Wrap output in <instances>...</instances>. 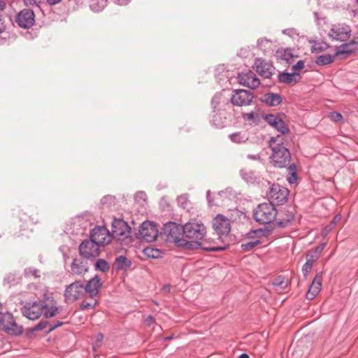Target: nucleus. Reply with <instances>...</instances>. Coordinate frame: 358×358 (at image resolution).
Segmentation results:
<instances>
[{
  "instance_id": "1",
  "label": "nucleus",
  "mask_w": 358,
  "mask_h": 358,
  "mask_svg": "<svg viewBox=\"0 0 358 358\" xmlns=\"http://www.w3.org/2000/svg\"><path fill=\"white\" fill-rule=\"evenodd\" d=\"M206 234V228L201 222L189 221L183 225V236L192 241H187L185 248L189 249H198L207 252H219L224 250L227 247L207 246V239H203Z\"/></svg>"
},
{
  "instance_id": "2",
  "label": "nucleus",
  "mask_w": 358,
  "mask_h": 358,
  "mask_svg": "<svg viewBox=\"0 0 358 358\" xmlns=\"http://www.w3.org/2000/svg\"><path fill=\"white\" fill-rule=\"evenodd\" d=\"M21 312L29 320H35L42 315L45 318L53 317L59 313V308L52 294H45L41 301L26 303Z\"/></svg>"
},
{
  "instance_id": "3",
  "label": "nucleus",
  "mask_w": 358,
  "mask_h": 358,
  "mask_svg": "<svg viewBox=\"0 0 358 358\" xmlns=\"http://www.w3.org/2000/svg\"><path fill=\"white\" fill-rule=\"evenodd\" d=\"M278 137H272L270 141V147L272 155L270 157L274 166L278 168L285 167L289 164L291 155L289 150L282 143H277Z\"/></svg>"
},
{
  "instance_id": "4",
  "label": "nucleus",
  "mask_w": 358,
  "mask_h": 358,
  "mask_svg": "<svg viewBox=\"0 0 358 358\" xmlns=\"http://www.w3.org/2000/svg\"><path fill=\"white\" fill-rule=\"evenodd\" d=\"M161 236L167 242L174 243L178 246L187 245V240L182 238L183 226L169 222L164 224L160 232Z\"/></svg>"
},
{
  "instance_id": "5",
  "label": "nucleus",
  "mask_w": 358,
  "mask_h": 358,
  "mask_svg": "<svg viewBox=\"0 0 358 358\" xmlns=\"http://www.w3.org/2000/svg\"><path fill=\"white\" fill-rule=\"evenodd\" d=\"M278 211L272 203L259 204L253 210L254 220L262 224H267L275 220Z\"/></svg>"
},
{
  "instance_id": "6",
  "label": "nucleus",
  "mask_w": 358,
  "mask_h": 358,
  "mask_svg": "<svg viewBox=\"0 0 358 358\" xmlns=\"http://www.w3.org/2000/svg\"><path fill=\"white\" fill-rule=\"evenodd\" d=\"M0 329L8 334L18 336L22 333L23 328L16 323L11 313H6L0 315Z\"/></svg>"
},
{
  "instance_id": "7",
  "label": "nucleus",
  "mask_w": 358,
  "mask_h": 358,
  "mask_svg": "<svg viewBox=\"0 0 358 358\" xmlns=\"http://www.w3.org/2000/svg\"><path fill=\"white\" fill-rule=\"evenodd\" d=\"M86 289L83 287V281L76 280L66 286L64 291V299L67 303H72L83 297Z\"/></svg>"
},
{
  "instance_id": "8",
  "label": "nucleus",
  "mask_w": 358,
  "mask_h": 358,
  "mask_svg": "<svg viewBox=\"0 0 358 358\" xmlns=\"http://www.w3.org/2000/svg\"><path fill=\"white\" fill-rule=\"evenodd\" d=\"M111 227V238H114L118 241H123L127 238L131 234V227L123 219L114 218Z\"/></svg>"
},
{
  "instance_id": "9",
  "label": "nucleus",
  "mask_w": 358,
  "mask_h": 358,
  "mask_svg": "<svg viewBox=\"0 0 358 358\" xmlns=\"http://www.w3.org/2000/svg\"><path fill=\"white\" fill-rule=\"evenodd\" d=\"M289 191L278 184H273L267 192V197L270 203L275 205H282L287 201Z\"/></svg>"
},
{
  "instance_id": "10",
  "label": "nucleus",
  "mask_w": 358,
  "mask_h": 358,
  "mask_svg": "<svg viewBox=\"0 0 358 358\" xmlns=\"http://www.w3.org/2000/svg\"><path fill=\"white\" fill-rule=\"evenodd\" d=\"M78 251L81 257L91 262L94 261L100 253L99 245L90 239L84 240L80 244Z\"/></svg>"
},
{
  "instance_id": "11",
  "label": "nucleus",
  "mask_w": 358,
  "mask_h": 358,
  "mask_svg": "<svg viewBox=\"0 0 358 358\" xmlns=\"http://www.w3.org/2000/svg\"><path fill=\"white\" fill-rule=\"evenodd\" d=\"M328 35L333 41H346L351 36V29L344 23L335 24L331 26Z\"/></svg>"
},
{
  "instance_id": "12",
  "label": "nucleus",
  "mask_w": 358,
  "mask_h": 358,
  "mask_svg": "<svg viewBox=\"0 0 358 358\" xmlns=\"http://www.w3.org/2000/svg\"><path fill=\"white\" fill-rule=\"evenodd\" d=\"M254 99L253 94L246 90H235L232 92L231 102L234 106H246L250 105Z\"/></svg>"
},
{
  "instance_id": "13",
  "label": "nucleus",
  "mask_w": 358,
  "mask_h": 358,
  "mask_svg": "<svg viewBox=\"0 0 358 358\" xmlns=\"http://www.w3.org/2000/svg\"><path fill=\"white\" fill-rule=\"evenodd\" d=\"M90 240L98 245H104L111 242L110 231L105 227H96L90 234Z\"/></svg>"
},
{
  "instance_id": "14",
  "label": "nucleus",
  "mask_w": 358,
  "mask_h": 358,
  "mask_svg": "<svg viewBox=\"0 0 358 358\" xmlns=\"http://www.w3.org/2000/svg\"><path fill=\"white\" fill-rule=\"evenodd\" d=\"M139 236L147 242L154 241L158 236L156 224L150 221L143 222L140 226Z\"/></svg>"
},
{
  "instance_id": "15",
  "label": "nucleus",
  "mask_w": 358,
  "mask_h": 358,
  "mask_svg": "<svg viewBox=\"0 0 358 358\" xmlns=\"http://www.w3.org/2000/svg\"><path fill=\"white\" fill-rule=\"evenodd\" d=\"M237 79L241 85L251 89H256L260 85L259 78L252 71L238 73Z\"/></svg>"
},
{
  "instance_id": "16",
  "label": "nucleus",
  "mask_w": 358,
  "mask_h": 358,
  "mask_svg": "<svg viewBox=\"0 0 358 358\" xmlns=\"http://www.w3.org/2000/svg\"><path fill=\"white\" fill-rule=\"evenodd\" d=\"M16 22L18 26L29 29L31 27L35 22V15L31 9H23L17 15Z\"/></svg>"
},
{
  "instance_id": "17",
  "label": "nucleus",
  "mask_w": 358,
  "mask_h": 358,
  "mask_svg": "<svg viewBox=\"0 0 358 358\" xmlns=\"http://www.w3.org/2000/svg\"><path fill=\"white\" fill-rule=\"evenodd\" d=\"M213 228L220 236L227 235L231 229L229 220L222 215H217L213 220Z\"/></svg>"
},
{
  "instance_id": "18",
  "label": "nucleus",
  "mask_w": 358,
  "mask_h": 358,
  "mask_svg": "<svg viewBox=\"0 0 358 358\" xmlns=\"http://www.w3.org/2000/svg\"><path fill=\"white\" fill-rule=\"evenodd\" d=\"M89 259L81 258H74L70 265L71 273L73 275L83 276L89 271Z\"/></svg>"
},
{
  "instance_id": "19",
  "label": "nucleus",
  "mask_w": 358,
  "mask_h": 358,
  "mask_svg": "<svg viewBox=\"0 0 358 358\" xmlns=\"http://www.w3.org/2000/svg\"><path fill=\"white\" fill-rule=\"evenodd\" d=\"M265 121L282 134H288L289 129L284 121L273 114H268L264 117Z\"/></svg>"
},
{
  "instance_id": "20",
  "label": "nucleus",
  "mask_w": 358,
  "mask_h": 358,
  "mask_svg": "<svg viewBox=\"0 0 358 358\" xmlns=\"http://www.w3.org/2000/svg\"><path fill=\"white\" fill-rule=\"evenodd\" d=\"M256 71L264 78H270L275 70L273 65L262 59H257L255 62Z\"/></svg>"
},
{
  "instance_id": "21",
  "label": "nucleus",
  "mask_w": 358,
  "mask_h": 358,
  "mask_svg": "<svg viewBox=\"0 0 358 358\" xmlns=\"http://www.w3.org/2000/svg\"><path fill=\"white\" fill-rule=\"evenodd\" d=\"M102 282L98 275H95L86 284L83 282V287L85 289H86V294H88L90 298H93L99 294Z\"/></svg>"
},
{
  "instance_id": "22",
  "label": "nucleus",
  "mask_w": 358,
  "mask_h": 358,
  "mask_svg": "<svg viewBox=\"0 0 358 358\" xmlns=\"http://www.w3.org/2000/svg\"><path fill=\"white\" fill-rule=\"evenodd\" d=\"M322 273H317L306 294L308 300H313L320 293L322 287Z\"/></svg>"
},
{
  "instance_id": "23",
  "label": "nucleus",
  "mask_w": 358,
  "mask_h": 358,
  "mask_svg": "<svg viewBox=\"0 0 358 358\" xmlns=\"http://www.w3.org/2000/svg\"><path fill=\"white\" fill-rule=\"evenodd\" d=\"M294 217L295 216L292 208L289 207L285 208L283 211V217L280 218L279 221L275 223V225L278 228H287L291 226Z\"/></svg>"
},
{
  "instance_id": "24",
  "label": "nucleus",
  "mask_w": 358,
  "mask_h": 358,
  "mask_svg": "<svg viewBox=\"0 0 358 358\" xmlns=\"http://www.w3.org/2000/svg\"><path fill=\"white\" fill-rule=\"evenodd\" d=\"M301 79V76L296 72L287 73L282 72L278 74V81L280 83L291 84L296 83Z\"/></svg>"
},
{
  "instance_id": "25",
  "label": "nucleus",
  "mask_w": 358,
  "mask_h": 358,
  "mask_svg": "<svg viewBox=\"0 0 358 358\" xmlns=\"http://www.w3.org/2000/svg\"><path fill=\"white\" fill-rule=\"evenodd\" d=\"M131 266V261L123 255L118 256L115 258L114 262V268L116 270L127 271Z\"/></svg>"
},
{
  "instance_id": "26",
  "label": "nucleus",
  "mask_w": 358,
  "mask_h": 358,
  "mask_svg": "<svg viewBox=\"0 0 358 358\" xmlns=\"http://www.w3.org/2000/svg\"><path fill=\"white\" fill-rule=\"evenodd\" d=\"M282 101L281 96L276 93L268 92L264 96V101L269 106H278Z\"/></svg>"
},
{
  "instance_id": "27",
  "label": "nucleus",
  "mask_w": 358,
  "mask_h": 358,
  "mask_svg": "<svg viewBox=\"0 0 358 358\" xmlns=\"http://www.w3.org/2000/svg\"><path fill=\"white\" fill-rule=\"evenodd\" d=\"M240 176L241 178L248 183H255L257 180V176L256 173L250 170H241Z\"/></svg>"
},
{
  "instance_id": "28",
  "label": "nucleus",
  "mask_w": 358,
  "mask_h": 358,
  "mask_svg": "<svg viewBox=\"0 0 358 358\" xmlns=\"http://www.w3.org/2000/svg\"><path fill=\"white\" fill-rule=\"evenodd\" d=\"M257 47L264 53H270L273 50H272V42L267 38H260L257 41Z\"/></svg>"
},
{
  "instance_id": "29",
  "label": "nucleus",
  "mask_w": 358,
  "mask_h": 358,
  "mask_svg": "<svg viewBox=\"0 0 358 358\" xmlns=\"http://www.w3.org/2000/svg\"><path fill=\"white\" fill-rule=\"evenodd\" d=\"M336 57L334 55L326 54L317 57L315 64L319 66H324L332 63Z\"/></svg>"
},
{
  "instance_id": "30",
  "label": "nucleus",
  "mask_w": 358,
  "mask_h": 358,
  "mask_svg": "<svg viewBox=\"0 0 358 358\" xmlns=\"http://www.w3.org/2000/svg\"><path fill=\"white\" fill-rule=\"evenodd\" d=\"M317 259V255H308L306 262L304 264L302 268V271L305 276L308 275L309 272L311 271L313 262Z\"/></svg>"
},
{
  "instance_id": "31",
  "label": "nucleus",
  "mask_w": 358,
  "mask_h": 358,
  "mask_svg": "<svg viewBox=\"0 0 358 358\" xmlns=\"http://www.w3.org/2000/svg\"><path fill=\"white\" fill-rule=\"evenodd\" d=\"M143 254L148 257L157 259L162 257V252L159 249L148 247L143 250Z\"/></svg>"
},
{
  "instance_id": "32",
  "label": "nucleus",
  "mask_w": 358,
  "mask_h": 358,
  "mask_svg": "<svg viewBox=\"0 0 358 358\" xmlns=\"http://www.w3.org/2000/svg\"><path fill=\"white\" fill-rule=\"evenodd\" d=\"M94 268L96 271H99L103 273H105L109 270L110 266L106 260L103 259H98L96 260L94 263Z\"/></svg>"
},
{
  "instance_id": "33",
  "label": "nucleus",
  "mask_w": 358,
  "mask_h": 358,
  "mask_svg": "<svg viewBox=\"0 0 358 358\" xmlns=\"http://www.w3.org/2000/svg\"><path fill=\"white\" fill-rule=\"evenodd\" d=\"M50 322L46 320H41L34 327L28 329L27 333L31 334L35 331H39L46 329L47 327L49 328Z\"/></svg>"
},
{
  "instance_id": "34",
  "label": "nucleus",
  "mask_w": 358,
  "mask_h": 358,
  "mask_svg": "<svg viewBox=\"0 0 358 358\" xmlns=\"http://www.w3.org/2000/svg\"><path fill=\"white\" fill-rule=\"evenodd\" d=\"M273 285L277 289L283 290L288 285V280L283 276H278L273 280Z\"/></svg>"
},
{
  "instance_id": "35",
  "label": "nucleus",
  "mask_w": 358,
  "mask_h": 358,
  "mask_svg": "<svg viewBox=\"0 0 358 358\" xmlns=\"http://www.w3.org/2000/svg\"><path fill=\"white\" fill-rule=\"evenodd\" d=\"M272 232V229L264 228V229H258L253 231H251L248 235L250 237H252V234L255 235L257 237H266L269 236Z\"/></svg>"
},
{
  "instance_id": "36",
  "label": "nucleus",
  "mask_w": 358,
  "mask_h": 358,
  "mask_svg": "<svg viewBox=\"0 0 358 358\" xmlns=\"http://www.w3.org/2000/svg\"><path fill=\"white\" fill-rule=\"evenodd\" d=\"M229 138L234 143H245L248 139V137L245 134L237 132V133L230 134Z\"/></svg>"
},
{
  "instance_id": "37",
  "label": "nucleus",
  "mask_w": 358,
  "mask_h": 358,
  "mask_svg": "<svg viewBox=\"0 0 358 358\" xmlns=\"http://www.w3.org/2000/svg\"><path fill=\"white\" fill-rule=\"evenodd\" d=\"M261 242L258 239L247 241L245 243H242L241 248L244 252H250L252 249L260 244Z\"/></svg>"
},
{
  "instance_id": "38",
  "label": "nucleus",
  "mask_w": 358,
  "mask_h": 358,
  "mask_svg": "<svg viewBox=\"0 0 358 358\" xmlns=\"http://www.w3.org/2000/svg\"><path fill=\"white\" fill-rule=\"evenodd\" d=\"M349 47H350L349 43H345V44L340 45L339 47H337L336 50V52H335L336 57L339 56L341 55H350L353 52V50H350L349 48Z\"/></svg>"
},
{
  "instance_id": "39",
  "label": "nucleus",
  "mask_w": 358,
  "mask_h": 358,
  "mask_svg": "<svg viewBox=\"0 0 358 358\" xmlns=\"http://www.w3.org/2000/svg\"><path fill=\"white\" fill-rule=\"evenodd\" d=\"M289 173L290 176L287 178L289 184H294L297 180L296 168V166L292 164L288 167Z\"/></svg>"
},
{
  "instance_id": "40",
  "label": "nucleus",
  "mask_w": 358,
  "mask_h": 358,
  "mask_svg": "<svg viewBox=\"0 0 358 358\" xmlns=\"http://www.w3.org/2000/svg\"><path fill=\"white\" fill-rule=\"evenodd\" d=\"M24 275L27 278H40V271L34 267H29L24 269Z\"/></svg>"
},
{
  "instance_id": "41",
  "label": "nucleus",
  "mask_w": 358,
  "mask_h": 358,
  "mask_svg": "<svg viewBox=\"0 0 358 358\" xmlns=\"http://www.w3.org/2000/svg\"><path fill=\"white\" fill-rule=\"evenodd\" d=\"M328 48L329 45L326 42H315L312 46V51L318 53L326 50Z\"/></svg>"
},
{
  "instance_id": "42",
  "label": "nucleus",
  "mask_w": 358,
  "mask_h": 358,
  "mask_svg": "<svg viewBox=\"0 0 358 358\" xmlns=\"http://www.w3.org/2000/svg\"><path fill=\"white\" fill-rule=\"evenodd\" d=\"M97 303V301L94 297L91 298L90 301H83L80 304V307L82 310L93 309Z\"/></svg>"
},
{
  "instance_id": "43",
  "label": "nucleus",
  "mask_w": 358,
  "mask_h": 358,
  "mask_svg": "<svg viewBox=\"0 0 358 358\" xmlns=\"http://www.w3.org/2000/svg\"><path fill=\"white\" fill-rule=\"evenodd\" d=\"M177 202L181 208L185 209L188 207L189 201L187 194H181L177 197Z\"/></svg>"
},
{
  "instance_id": "44",
  "label": "nucleus",
  "mask_w": 358,
  "mask_h": 358,
  "mask_svg": "<svg viewBox=\"0 0 358 358\" xmlns=\"http://www.w3.org/2000/svg\"><path fill=\"white\" fill-rule=\"evenodd\" d=\"M115 198L110 195L103 196L101 200V204L103 206L110 207L115 203Z\"/></svg>"
},
{
  "instance_id": "45",
  "label": "nucleus",
  "mask_w": 358,
  "mask_h": 358,
  "mask_svg": "<svg viewBox=\"0 0 358 358\" xmlns=\"http://www.w3.org/2000/svg\"><path fill=\"white\" fill-rule=\"evenodd\" d=\"M134 199L136 203L143 205L146 201V194L143 192H138L135 194Z\"/></svg>"
},
{
  "instance_id": "46",
  "label": "nucleus",
  "mask_w": 358,
  "mask_h": 358,
  "mask_svg": "<svg viewBox=\"0 0 358 358\" xmlns=\"http://www.w3.org/2000/svg\"><path fill=\"white\" fill-rule=\"evenodd\" d=\"M43 0H24V3L27 6L35 7L40 9V3Z\"/></svg>"
},
{
  "instance_id": "47",
  "label": "nucleus",
  "mask_w": 358,
  "mask_h": 358,
  "mask_svg": "<svg viewBox=\"0 0 358 358\" xmlns=\"http://www.w3.org/2000/svg\"><path fill=\"white\" fill-rule=\"evenodd\" d=\"M325 246H326L325 243H322L320 244L319 245H317L315 248V250L311 254H308V255H317V259H318L320 257V254L323 251Z\"/></svg>"
},
{
  "instance_id": "48",
  "label": "nucleus",
  "mask_w": 358,
  "mask_h": 358,
  "mask_svg": "<svg viewBox=\"0 0 358 358\" xmlns=\"http://www.w3.org/2000/svg\"><path fill=\"white\" fill-rule=\"evenodd\" d=\"M329 117L331 120L335 122H340L343 120V116L340 113L338 112H332L329 114Z\"/></svg>"
},
{
  "instance_id": "49",
  "label": "nucleus",
  "mask_w": 358,
  "mask_h": 358,
  "mask_svg": "<svg viewBox=\"0 0 358 358\" xmlns=\"http://www.w3.org/2000/svg\"><path fill=\"white\" fill-rule=\"evenodd\" d=\"M304 68V62L302 60H299L296 64L292 66V70L296 72L302 70Z\"/></svg>"
},
{
  "instance_id": "50",
  "label": "nucleus",
  "mask_w": 358,
  "mask_h": 358,
  "mask_svg": "<svg viewBox=\"0 0 358 358\" xmlns=\"http://www.w3.org/2000/svg\"><path fill=\"white\" fill-rule=\"evenodd\" d=\"M220 99H221V96L220 94H215L213 97L211 104L214 109L216 108L217 106H218V104L220 103Z\"/></svg>"
},
{
  "instance_id": "51",
  "label": "nucleus",
  "mask_w": 358,
  "mask_h": 358,
  "mask_svg": "<svg viewBox=\"0 0 358 358\" xmlns=\"http://www.w3.org/2000/svg\"><path fill=\"white\" fill-rule=\"evenodd\" d=\"M63 324V322H57L56 324H49V328L48 329V330L46 331V333H50L51 331H52L53 330L56 329L57 327H61L62 325Z\"/></svg>"
},
{
  "instance_id": "52",
  "label": "nucleus",
  "mask_w": 358,
  "mask_h": 358,
  "mask_svg": "<svg viewBox=\"0 0 358 358\" xmlns=\"http://www.w3.org/2000/svg\"><path fill=\"white\" fill-rule=\"evenodd\" d=\"M282 33L284 34L288 35L289 36H293L294 34H296V31L294 29H286L282 31Z\"/></svg>"
},
{
  "instance_id": "53",
  "label": "nucleus",
  "mask_w": 358,
  "mask_h": 358,
  "mask_svg": "<svg viewBox=\"0 0 358 358\" xmlns=\"http://www.w3.org/2000/svg\"><path fill=\"white\" fill-rule=\"evenodd\" d=\"M6 30V25L3 19L2 15L0 13V34Z\"/></svg>"
},
{
  "instance_id": "54",
  "label": "nucleus",
  "mask_w": 358,
  "mask_h": 358,
  "mask_svg": "<svg viewBox=\"0 0 358 358\" xmlns=\"http://www.w3.org/2000/svg\"><path fill=\"white\" fill-rule=\"evenodd\" d=\"M247 157L249 159H252V160H261V157L259 154L257 155H252V154H249L248 155Z\"/></svg>"
},
{
  "instance_id": "55",
  "label": "nucleus",
  "mask_w": 358,
  "mask_h": 358,
  "mask_svg": "<svg viewBox=\"0 0 358 358\" xmlns=\"http://www.w3.org/2000/svg\"><path fill=\"white\" fill-rule=\"evenodd\" d=\"M212 122L217 127H223V124L222 122H217V117L215 115L213 117V118L212 120Z\"/></svg>"
},
{
  "instance_id": "56",
  "label": "nucleus",
  "mask_w": 358,
  "mask_h": 358,
  "mask_svg": "<svg viewBox=\"0 0 358 358\" xmlns=\"http://www.w3.org/2000/svg\"><path fill=\"white\" fill-rule=\"evenodd\" d=\"M62 0H47V2L50 5H55L61 2Z\"/></svg>"
},
{
  "instance_id": "57",
  "label": "nucleus",
  "mask_w": 358,
  "mask_h": 358,
  "mask_svg": "<svg viewBox=\"0 0 358 358\" xmlns=\"http://www.w3.org/2000/svg\"><path fill=\"white\" fill-rule=\"evenodd\" d=\"M210 190H208V191L207 192V193H206V197H207V200H208V203H209L210 205H212V204H213V201H212V200H211V199H210Z\"/></svg>"
},
{
  "instance_id": "58",
  "label": "nucleus",
  "mask_w": 358,
  "mask_h": 358,
  "mask_svg": "<svg viewBox=\"0 0 358 358\" xmlns=\"http://www.w3.org/2000/svg\"><path fill=\"white\" fill-rule=\"evenodd\" d=\"M6 8V3L3 0H0V11Z\"/></svg>"
},
{
  "instance_id": "59",
  "label": "nucleus",
  "mask_w": 358,
  "mask_h": 358,
  "mask_svg": "<svg viewBox=\"0 0 358 358\" xmlns=\"http://www.w3.org/2000/svg\"><path fill=\"white\" fill-rule=\"evenodd\" d=\"M59 250L62 252V255H64V252H69V248L66 246H61L59 248Z\"/></svg>"
},
{
  "instance_id": "60",
  "label": "nucleus",
  "mask_w": 358,
  "mask_h": 358,
  "mask_svg": "<svg viewBox=\"0 0 358 358\" xmlns=\"http://www.w3.org/2000/svg\"><path fill=\"white\" fill-rule=\"evenodd\" d=\"M206 239L208 240V243L206 244L207 246H213V247H216L215 245H214V241H210V238H206Z\"/></svg>"
},
{
  "instance_id": "61",
  "label": "nucleus",
  "mask_w": 358,
  "mask_h": 358,
  "mask_svg": "<svg viewBox=\"0 0 358 358\" xmlns=\"http://www.w3.org/2000/svg\"><path fill=\"white\" fill-rule=\"evenodd\" d=\"M248 120H253L255 118L254 113L252 112L247 113L245 115Z\"/></svg>"
},
{
  "instance_id": "62",
  "label": "nucleus",
  "mask_w": 358,
  "mask_h": 358,
  "mask_svg": "<svg viewBox=\"0 0 358 358\" xmlns=\"http://www.w3.org/2000/svg\"><path fill=\"white\" fill-rule=\"evenodd\" d=\"M154 319L152 316H148L147 318H146V322L148 324H150L152 322H153Z\"/></svg>"
},
{
  "instance_id": "63",
  "label": "nucleus",
  "mask_w": 358,
  "mask_h": 358,
  "mask_svg": "<svg viewBox=\"0 0 358 358\" xmlns=\"http://www.w3.org/2000/svg\"><path fill=\"white\" fill-rule=\"evenodd\" d=\"M63 258H64V262L66 263V262L67 259H69V255H68V252H64Z\"/></svg>"
},
{
  "instance_id": "64",
  "label": "nucleus",
  "mask_w": 358,
  "mask_h": 358,
  "mask_svg": "<svg viewBox=\"0 0 358 358\" xmlns=\"http://www.w3.org/2000/svg\"><path fill=\"white\" fill-rule=\"evenodd\" d=\"M238 358H250L249 355L246 353H243Z\"/></svg>"
}]
</instances>
